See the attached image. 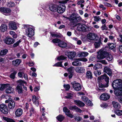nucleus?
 Here are the masks:
<instances>
[{"label":"nucleus","mask_w":122,"mask_h":122,"mask_svg":"<svg viewBox=\"0 0 122 122\" xmlns=\"http://www.w3.org/2000/svg\"><path fill=\"white\" fill-rule=\"evenodd\" d=\"M24 28L25 30L26 34L29 37H31L34 35V31L33 29L28 25H24Z\"/></svg>","instance_id":"1"},{"label":"nucleus","mask_w":122,"mask_h":122,"mask_svg":"<svg viewBox=\"0 0 122 122\" xmlns=\"http://www.w3.org/2000/svg\"><path fill=\"white\" fill-rule=\"evenodd\" d=\"M107 55V53L104 49H102L98 52L97 58L99 59H103L106 57Z\"/></svg>","instance_id":"2"},{"label":"nucleus","mask_w":122,"mask_h":122,"mask_svg":"<svg viewBox=\"0 0 122 122\" xmlns=\"http://www.w3.org/2000/svg\"><path fill=\"white\" fill-rule=\"evenodd\" d=\"M112 86L113 88H122V80L117 79L114 80L112 83Z\"/></svg>","instance_id":"3"},{"label":"nucleus","mask_w":122,"mask_h":122,"mask_svg":"<svg viewBox=\"0 0 122 122\" xmlns=\"http://www.w3.org/2000/svg\"><path fill=\"white\" fill-rule=\"evenodd\" d=\"M0 11L6 15H10L11 11V10L9 8L2 7L0 8Z\"/></svg>","instance_id":"4"},{"label":"nucleus","mask_w":122,"mask_h":122,"mask_svg":"<svg viewBox=\"0 0 122 122\" xmlns=\"http://www.w3.org/2000/svg\"><path fill=\"white\" fill-rule=\"evenodd\" d=\"M98 81H102L104 79L106 81V87H107L108 85V84L109 81V78L105 74L101 76H100L99 77L97 78Z\"/></svg>","instance_id":"5"},{"label":"nucleus","mask_w":122,"mask_h":122,"mask_svg":"<svg viewBox=\"0 0 122 122\" xmlns=\"http://www.w3.org/2000/svg\"><path fill=\"white\" fill-rule=\"evenodd\" d=\"M0 110L4 114H7L8 113V110L7 106L5 104L0 105Z\"/></svg>","instance_id":"6"},{"label":"nucleus","mask_w":122,"mask_h":122,"mask_svg":"<svg viewBox=\"0 0 122 122\" xmlns=\"http://www.w3.org/2000/svg\"><path fill=\"white\" fill-rule=\"evenodd\" d=\"M77 29L80 31H86L87 27L84 24H78L77 25Z\"/></svg>","instance_id":"7"},{"label":"nucleus","mask_w":122,"mask_h":122,"mask_svg":"<svg viewBox=\"0 0 122 122\" xmlns=\"http://www.w3.org/2000/svg\"><path fill=\"white\" fill-rule=\"evenodd\" d=\"M65 9L66 7L64 4H61L57 7V11L59 13L62 14L64 12Z\"/></svg>","instance_id":"8"},{"label":"nucleus","mask_w":122,"mask_h":122,"mask_svg":"<svg viewBox=\"0 0 122 122\" xmlns=\"http://www.w3.org/2000/svg\"><path fill=\"white\" fill-rule=\"evenodd\" d=\"M78 19L79 21L81 20V18L80 16L77 17V18L76 17L75 15H74L73 16H71V17L70 21L73 23V24H74L76 22L78 21Z\"/></svg>","instance_id":"9"},{"label":"nucleus","mask_w":122,"mask_h":122,"mask_svg":"<svg viewBox=\"0 0 122 122\" xmlns=\"http://www.w3.org/2000/svg\"><path fill=\"white\" fill-rule=\"evenodd\" d=\"M114 89V94L117 96L122 95V88H115Z\"/></svg>","instance_id":"10"},{"label":"nucleus","mask_w":122,"mask_h":122,"mask_svg":"<svg viewBox=\"0 0 122 122\" xmlns=\"http://www.w3.org/2000/svg\"><path fill=\"white\" fill-rule=\"evenodd\" d=\"M87 37L90 40H94L97 37V36L94 33H90L87 35Z\"/></svg>","instance_id":"11"},{"label":"nucleus","mask_w":122,"mask_h":122,"mask_svg":"<svg viewBox=\"0 0 122 122\" xmlns=\"http://www.w3.org/2000/svg\"><path fill=\"white\" fill-rule=\"evenodd\" d=\"M110 96L107 93H104L101 95L100 97V100L103 101H106L110 98Z\"/></svg>","instance_id":"12"},{"label":"nucleus","mask_w":122,"mask_h":122,"mask_svg":"<svg viewBox=\"0 0 122 122\" xmlns=\"http://www.w3.org/2000/svg\"><path fill=\"white\" fill-rule=\"evenodd\" d=\"M4 41L6 44L10 45L13 43L15 42L14 39L11 38H7L4 40Z\"/></svg>","instance_id":"13"},{"label":"nucleus","mask_w":122,"mask_h":122,"mask_svg":"<svg viewBox=\"0 0 122 122\" xmlns=\"http://www.w3.org/2000/svg\"><path fill=\"white\" fill-rule=\"evenodd\" d=\"M9 26L10 29L11 30H15L17 29L16 24L14 22H10L9 24Z\"/></svg>","instance_id":"14"},{"label":"nucleus","mask_w":122,"mask_h":122,"mask_svg":"<svg viewBox=\"0 0 122 122\" xmlns=\"http://www.w3.org/2000/svg\"><path fill=\"white\" fill-rule=\"evenodd\" d=\"M9 101L8 106L9 108L11 109L14 108L15 106V103L14 101L10 98H9Z\"/></svg>","instance_id":"15"},{"label":"nucleus","mask_w":122,"mask_h":122,"mask_svg":"<svg viewBox=\"0 0 122 122\" xmlns=\"http://www.w3.org/2000/svg\"><path fill=\"white\" fill-rule=\"evenodd\" d=\"M76 72L78 73H82L84 72L85 69L83 67H77L75 69Z\"/></svg>","instance_id":"16"},{"label":"nucleus","mask_w":122,"mask_h":122,"mask_svg":"<svg viewBox=\"0 0 122 122\" xmlns=\"http://www.w3.org/2000/svg\"><path fill=\"white\" fill-rule=\"evenodd\" d=\"M65 54V55H67L68 57L71 59H72L75 56L76 54V52L74 51H70L67 52V54L66 53Z\"/></svg>","instance_id":"17"},{"label":"nucleus","mask_w":122,"mask_h":122,"mask_svg":"<svg viewBox=\"0 0 122 122\" xmlns=\"http://www.w3.org/2000/svg\"><path fill=\"white\" fill-rule=\"evenodd\" d=\"M23 110L21 108H19L16 110L15 114L16 117H19L22 114Z\"/></svg>","instance_id":"18"},{"label":"nucleus","mask_w":122,"mask_h":122,"mask_svg":"<svg viewBox=\"0 0 122 122\" xmlns=\"http://www.w3.org/2000/svg\"><path fill=\"white\" fill-rule=\"evenodd\" d=\"M103 71L106 73L109 76H111L112 74V71L111 69L107 66H105L104 68Z\"/></svg>","instance_id":"19"},{"label":"nucleus","mask_w":122,"mask_h":122,"mask_svg":"<svg viewBox=\"0 0 122 122\" xmlns=\"http://www.w3.org/2000/svg\"><path fill=\"white\" fill-rule=\"evenodd\" d=\"M39 98L37 97L34 95L32 97V100L36 106H38L39 105L38 100Z\"/></svg>","instance_id":"20"},{"label":"nucleus","mask_w":122,"mask_h":122,"mask_svg":"<svg viewBox=\"0 0 122 122\" xmlns=\"http://www.w3.org/2000/svg\"><path fill=\"white\" fill-rule=\"evenodd\" d=\"M49 9L51 12H57V7L56 5H51L49 6Z\"/></svg>","instance_id":"21"},{"label":"nucleus","mask_w":122,"mask_h":122,"mask_svg":"<svg viewBox=\"0 0 122 122\" xmlns=\"http://www.w3.org/2000/svg\"><path fill=\"white\" fill-rule=\"evenodd\" d=\"M18 76L21 78H22L23 76L25 80H28V76L27 75L23 72H19L18 73Z\"/></svg>","instance_id":"22"},{"label":"nucleus","mask_w":122,"mask_h":122,"mask_svg":"<svg viewBox=\"0 0 122 122\" xmlns=\"http://www.w3.org/2000/svg\"><path fill=\"white\" fill-rule=\"evenodd\" d=\"M75 90L76 91H79L81 89V87L80 85L78 83H75L73 86Z\"/></svg>","instance_id":"23"},{"label":"nucleus","mask_w":122,"mask_h":122,"mask_svg":"<svg viewBox=\"0 0 122 122\" xmlns=\"http://www.w3.org/2000/svg\"><path fill=\"white\" fill-rule=\"evenodd\" d=\"M74 102L76 105L79 107H82L85 106V104L79 100H75Z\"/></svg>","instance_id":"24"},{"label":"nucleus","mask_w":122,"mask_h":122,"mask_svg":"<svg viewBox=\"0 0 122 122\" xmlns=\"http://www.w3.org/2000/svg\"><path fill=\"white\" fill-rule=\"evenodd\" d=\"M7 25L5 24H2L0 26V31L2 32H4L7 30Z\"/></svg>","instance_id":"25"},{"label":"nucleus","mask_w":122,"mask_h":122,"mask_svg":"<svg viewBox=\"0 0 122 122\" xmlns=\"http://www.w3.org/2000/svg\"><path fill=\"white\" fill-rule=\"evenodd\" d=\"M14 89L11 86H8L5 90V92L6 93H12L14 92Z\"/></svg>","instance_id":"26"},{"label":"nucleus","mask_w":122,"mask_h":122,"mask_svg":"<svg viewBox=\"0 0 122 122\" xmlns=\"http://www.w3.org/2000/svg\"><path fill=\"white\" fill-rule=\"evenodd\" d=\"M89 54L88 53L86 52H79L78 54V56L80 57H85L87 56Z\"/></svg>","instance_id":"27"},{"label":"nucleus","mask_w":122,"mask_h":122,"mask_svg":"<svg viewBox=\"0 0 122 122\" xmlns=\"http://www.w3.org/2000/svg\"><path fill=\"white\" fill-rule=\"evenodd\" d=\"M58 46L60 47L63 48L66 47L67 46V43L60 40V41L59 42L58 44Z\"/></svg>","instance_id":"28"},{"label":"nucleus","mask_w":122,"mask_h":122,"mask_svg":"<svg viewBox=\"0 0 122 122\" xmlns=\"http://www.w3.org/2000/svg\"><path fill=\"white\" fill-rule=\"evenodd\" d=\"M12 62L13 65L17 66L20 64L21 60L19 59H17L13 61Z\"/></svg>","instance_id":"29"},{"label":"nucleus","mask_w":122,"mask_h":122,"mask_svg":"<svg viewBox=\"0 0 122 122\" xmlns=\"http://www.w3.org/2000/svg\"><path fill=\"white\" fill-rule=\"evenodd\" d=\"M69 109H74L76 111L79 112V113L82 112V111L81 110L75 106L70 107L69 108Z\"/></svg>","instance_id":"30"},{"label":"nucleus","mask_w":122,"mask_h":122,"mask_svg":"<svg viewBox=\"0 0 122 122\" xmlns=\"http://www.w3.org/2000/svg\"><path fill=\"white\" fill-rule=\"evenodd\" d=\"M3 119L7 122H15V121L12 119L8 118L5 117H3Z\"/></svg>","instance_id":"31"},{"label":"nucleus","mask_w":122,"mask_h":122,"mask_svg":"<svg viewBox=\"0 0 122 122\" xmlns=\"http://www.w3.org/2000/svg\"><path fill=\"white\" fill-rule=\"evenodd\" d=\"M101 64L99 63H97L95 64L93 67V68L95 70H97L98 69L101 68L102 67Z\"/></svg>","instance_id":"32"},{"label":"nucleus","mask_w":122,"mask_h":122,"mask_svg":"<svg viewBox=\"0 0 122 122\" xmlns=\"http://www.w3.org/2000/svg\"><path fill=\"white\" fill-rule=\"evenodd\" d=\"M86 77L88 78L92 79V74L90 71H87L86 73Z\"/></svg>","instance_id":"33"},{"label":"nucleus","mask_w":122,"mask_h":122,"mask_svg":"<svg viewBox=\"0 0 122 122\" xmlns=\"http://www.w3.org/2000/svg\"><path fill=\"white\" fill-rule=\"evenodd\" d=\"M112 104L113 107L115 108H119L120 106L117 102L113 101L112 102Z\"/></svg>","instance_id":"34"},{"label":"nucleus","mask_w":122,"mask_h":122,"mask_svg":"<svg viewBox=\"0 0 122 122\" xmlns=\"http://www.w3.org/2000/svg\"><path fill=\"white\" fill-rule=\"evenodd\" d=\"M16 91L18 92L19 93H21L22 92V88L21 86H20L19 85L17 86L16 87Z\"/></svg>","instance_id":"35"},{"label":"nucleus","mask_w":122,"mask_h":122,"mask_svg":"<svg viewBox=\"0 0 122 122\" xmlns=\"http://www.w3.org/2000/svg\"><path fill=\"white\" fill-rule=\"evenodd\" d=\"M72 65L75 66H80L81 64L80 62L78 61H76L72 63Z\"/></svg>","instance_id":"36"},{"label":"nucleus","mask_w":122,"mask_h":122,"mask_svg":"<svg viewBox=\"0 0 122 122\" xmlns=\"http://www.w3.org/2000/svg\"><path fill=\"white\" fill-rule=\"evenodd\" d=\"M9 33L13 38H17V35L14 31H10V32Z\"/></svg>","instance_id":"37"},{"label":"nucleus","mask_w":122,"mask_h":122,"mask_svg":"<svg viewBox=\"0 0 122 122\" xmlns=\"http://www.w3.org/2000/svg\"><path fill=\"white\" fill-rule=\"evenodd\" d=\"M8 52V50L6 49L1 50L0 52V56H3L6 54Z\"/></svg>","instance_id":"38"},{"label":"nucleus","mask_w":122,"mask_h":122,"mask_svg":"<svg viewBox=\"0 0 122 122\" xmlns=\"http://www.w3.org/2000/svg\"><path fill=\"white\" fill-rule=\"evenodd\" d=\"M102 44V43L100 41L97 42H96L94 43V44L96 48H98L100 46V45Z\"/></svg>","instance_id":"39"},{"label":"nucleus","mask_w":122,"mask_h":122,"mask_svg":"<svg viewBox=\"0 0 122 122\" xmlns=\"http://www.w3.org/2000/svg\"><path fill=\"white\" fill-rule=\"evenodd\" d=\"M57 120L60 121H62L64 118V117L63 116L60 115L56 117Z\"/></svg>","instance_id":"40"},{"label":"nucleus","mask_w":122,"mask_h":122,"mask_svg":"<svg viewBox=\"0 0 122 122\" xmlns=\"http://www.w3.org/2000/svg\"><path fill=\"white\" fill-rule=\"evenodd\" d=\"M115 114L118 116L122 115V110H118L115 111Z\"/></svg>","instance_id":"41"},{"label":"nucleus","mask_w":122,"mask_h":122,"mask_svg":"<svg viewBox=\"0 0 122 122\" xmlns=\"http://www.w3.org/2000/svg\"><path fill=\"white\" fill-rule=\"evenodd\" d=\"M75 69L74 67H71L68 68L67 71L70 73H72L74 72Z\"/></svg>","instance_id":"42"},{"label":"nucleus","mask_w":122,"mask_h":122,"mask_svg":"<svg viewBox=\"0 0 122 122\" xmlns=\"http://www.w3.org/2000/svg\"><path fill=\"white\" fill-rule=\"evenodd\" d=\"M107 60L110 61L112 62L113 61V58L111 54H109L107 58Z\"/></svg>","instance_id":"43"},{"label":"nucleus","mask_w":122,"mask_h":122,"mask_svg":"<svg viewBox=\"0 0 122 122\" xmlns=\"http://www.w3.org/2000/svg\"><path fill=\"white\" fill-rule=\"evenodd\" d=\"M51 36L54 37H59V36L56 33L54 32H51L50 33Z\"/></svg>","instance_id":"44"},{"label":"nucleus","mask_w":122,"mask_h":122,"mask_svg":"<svg viewBox=\"0 0 122 122\" xmlns=\"http://www.w3.org/2000/svg\"><path fill=\"white\" fill-rule=\"evenodd\" d=\"M108 46L109 48L111 49H112L116 47V45L113 43L109 44Z\"/></svg>","instance_id":"45"},{"label":"nucleus","mask_w":122,"mask_h":122,"mask_svg":"<svg viewBox=\"0 0 122 122\" xmlns=\"http://www.w3.org/2000/svg\"><path fill=\"white\" fill-rule=\"evenodd\" d=\"M17 73V71H15L12 73L10 76V77L11 78L14 79L15 78V76Z\"/></svg>","instance_id":"46"},{"label":"nucleus","mask_w":122,"mask_h":122,"mask_svg":"<svg viewBox=\"0 0 122 122\" xmlns=\"http://www.w3.org/2000/svg\"><path fill=\"white\" fill-rule=\"evenodd\" d=\"M17 82L20 85H23L24 84H26V82L20 79L17 81Z\"/></svg>","instance_id":"47"},{"label":"nucleus","mask_w":122,"mask_h":122,"mask_svg":"<svg viewBox=\"0 0 122 122\" xmlns=\"http://www.w3.org/2000/svg\"><path fill=\"white\" fill-rule=\"evenodd\" d=\"M101 72L100 71L97 70L94 71V74L95 76H99L101 74Z\"/></svg>","instance_id":"48"},{"label":"nucleus","mask_w":122,"mask_h":122,"mask_svg":"<svg viewBox=\"0 0 122 122\" xmlns=\"http://www.w3.org/2000/svg\"><path fill=\"white\" fill-rule=\"evenodd\" d=\"M60 41V40L58 38H55L53 39L52 42L55 43H58V44L59 42Z\"/></svg>","instance_id":"49"},{"label":"nucleus","mask_w":122,"mask_h":122,"mask_svg":"<svg viewBox=\"0 0 122 122\" xmlns=\"http://www.w3.org/2000/svg\"><path fill=\"white\" fill-rule=\"evenodd\" d=\"M62 62H58L55 64L53 66H60L61 67H63L62 64Z\"/></svg>","instance_id":"50"},{"label":"nucleus","mask_w":122,"mask_h":122,"mask_svg":"<svg viewBox=\"0 0 122 122\" xmlns=\"http://www.w3.org/2000/svg\"><path fill=\"white\" fill-rule=\"evenodd\" d=\"M15 4L14 2L12 1H10L8 2L7 5V6L9 7H12L15 6Z\"/></svg>","instance_id":"51"},{"label":"nucleus","mask_w":122,"mask_h":122,"mask_svg":"<svg viewBox=\"0 0 122 122\" xmlns=\"http://www.w3.org/2000/svg\"><path fill=\"white\" fill-rule=\"evenodd\" d=\"M7 86V85L6 84H2L0 88V91H3Z\"/></svg>","instance_id":"52"},{"label":"nucleus","mask_w":122,"mask_h":122,"mask_svg":"<svg viewBox=\"0 0 122 122\" xmlns=\"http://www.w3.org/2000/svg\"><path fill=\"white\" fill-rule=\"evenodd\" d=\"M85 103L87 106H89L93 105V103L89 99Z\"/></svg>","instance_id":"53"},{"label":"nucleus","mask_w":122,"mask_h":122,"mask_svg":"<svg viewBox=\"0 0 122 122\" xmlns=\"http://www.w3.org/2000/svg\"><path fill=\"white\" fill-rule=\"evenodd\" d=\"M73 93H68L67 94V96L65 97L67 98H71L72 97L73 95Z\"/></svg>","instance_id":"54"},{"label":"nucleus","mask_w":122,"mask_h":122,"mask_svg":"<svg viewBox=\"0 0 122 122\" xmlns=\"http://www.w3.org/2000/svg\"><path fill=\"white\" fill-rule=\"evenodd\" d=\"M30 116H31L32 114L35 112V111L33 108L32 107L30 108Z\"/></svg>","instance_id":"55"},{"label":"nucleus","mask_w":122,"mask_h":122,"mask_svg":"<svg viewBox=\"0 0 122 122\" xmlns=\"http://www.w3.org/2000/svg\"><path fill=\"white\" fill-rule=\"evenodd\" d=\"M94 18V20L96 22L100 21L101 20V18L99 16H93Z\"/></svg>","instance_id":"56"},{"label":"nucleus","mask_w":122,"mask_h":122,"mask_svg":"<svg viewBox=\"0 0 122 122\" xmlns=\"http://www.w3.org/2000/svg\"><path fill=\"white\" fill-rule=\"evenodd\" d=\"M66 57L64 56H60L57 58V59L58 61H60L64 60L66 58Z\"/></svg>","instance_id":"57"},{"label":"nucleus","mask_w":122,"mask_h":122,"mask_svg":"<svg viewBox=\"0 0 122 122\" xmlns=\"http://www.w3.org/2000/svg\"><path fill=\"white\" fill-rule=\"evenodd\" d=\"M81 99L85 103H86L89 99L88 98L85 96H83L81 97Z\"/></svg>","instance_id":"58"},{"label":"nucleus","mask_w":122,"mask_h":122,"mask_svg":"<svg viewBox=\"0 0 122 122\" xmlns=\"http://www.w3.org/2000/svg\"><path fill=\"white\" fill-rule=\"evenodd\" d=\"M63 86L66 90H68L70 88V86L69 84L64 85Z\"/></svg>","instance_id":"59"},{"label":"nucleus","mask_w":122,"mask_h":122,"mask_svg":"<svg viewBox=\"0 0 122 122\" xmlns=\"http://www.w3.org/2000/svg\"><path fill=\"white\" fill-rule=\"evenodd\" d=\"M82 119V118L79 116H76L75 118V119L77 121H81Z\"/></svg>","instance_id":"60"},{"label":"nucleus","mask_w":122,"mask_h":122,"mask_svg":"<svg viewBox=\"0 0 122 122\" xmlns=\"http://www.w3.org/2000/svg\"><path fill=\"white\" fill-rule=\"evenodd\" d=\"M63 111L66 114V113H67L70 111L69 109L65 107L63 108Z\"/></svg>","instance_id":"61"},{"label":"nucleus","mask_w":122,"mask_h":122,"mask_svg":"<svg viewBox=\"0 0 122 122\" xmlns=\"http://www.w3.org/2000/svg\"><path fill=\"white\" fill-rule=\"evenodd\" d=\"M78 60L79 61H82L84 62L87 61V59L86 58H79L78 59Z\"/></svg>","instance_id":"62"},{"label":"nucleus","mask_w":122,"mask_h":122,"mask_svg":"<svg viewBox=\"0 0 122 122\" xmlns=\"http://www.w3.org/2000/svg\"><path fill=\"white\" fill-rule=\"evenodd\" d=\"M101 28L103 30H107V29L105 24H104L103 25H102L101 27Z\"/></svg>","instance_id":"63"},{"label":"nucleus","mask_w":122,"mask_h":122,"mask_svg":"<svg viewBox=\"0 0 122 122\" xmlns=\"http://www.w3.org/2000/svg\"><path fill=\"white\" fill-rule=\"evenodd\" d=\"M21 42V41L19 40L14 43L13 46V47H15L18 45L19 43Z\"/></svg>","instance_id":"64"}]
</instances>
